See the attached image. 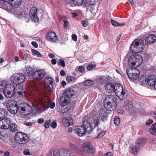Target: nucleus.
Listing matches in <instances>:
<instances>
[{
    "mask_svg": "<svg viewBox=\"0 0 156 156\" xmlns=\"http://www.w3.org/2000/svg\"><path fill=\"white\" fill-rule=\"evenodd\" d=\"M138 53H133L129 59V63L130 66L138 67L142 64L143 59Z\"/></svg>",
    "mask_w": 156,
    "mask_h": 156,
    "instance_id": "nucleus-1",
    "label": "nucleus"
},
{
    "mask_svg": "<svg viewBox=\"0 0 156 156\" xmlns=\"http://www.w3.org/2000/svg\"><path fill=\"white\" fill-rule=\"evenodd\" d=\"M14 140L16 143L20 144H25L29 141L27 135L22 132H17L14 136Z\"/></svg>",
    "mask_w": 156,
    "mask_h": 156,
    "instance_id": "nucleus-2",
    "label": "nucleus"
},
{
    "mask_svg": "<svg viewBox=\"0 0 156 156\" xmlns=\"http://www.w3.org/2000/svg\"><path fill=\"white\" fill-rule=\"evenodd\" d=\"M18 111L22 115H27L31 114L32 108L28 103H21L18 105Z\"/></svg>",
    "mask_w": 156,
    "mask_h": 156,
    "instance_id": "nucleus-3",
    "label": "nucleus"
},
{
    "mask_svg": "<svg viewBox=\"0 0 156 156\" xmlns=\"http://www.w3.org/2000/svg\"><path fill=\"white\" fill-rule=\"evenodd\" d=\"M25 79V75L20 73L15 74L10 78L12 82L16 85H19L23 83Z\"/></svg>",
    "mask_w": 156,
    "mask_h": 156,
    "instance_id": "nucleus-4",
    "label": "nucleus"
},
{
    "mask_svg": "<svg viewBox=\"0 0 156 156\" xmlns=\"http://www.w3.org/2000/svg\"><path fill=\"white\" fill-rule=\"evenodd\" d=\"M8 110L12 114H16L18 111V105L16 101L14 100H9L6 103Z\"/></svg>",
    "mask_w": 156,
    "mask_h": 156,
    "instance_id": "nucleus-5",
    "label": "nucleus"
},
{
    "mask_svg": "<svg viewBox=\"0 0 156 156\" xmlns=\"http://www.w3.org/2000/svg\"><path fill=\"white\" fill-rule=\"evenodd\" d=\"M114 92L116 96L120 99H123L125 97L126 90L123 89L122 86L120 83L115 84Z\"/></svg>",
    "mask_w": 156,
    "mask_h": 156,
    "instance_id": "nucleus-6",
    "label": "nucleus"
},
{
    "mask_svg": "<svg viewBox=\"0 0 156 156\" xmlns=\"http://www.w3.org/2000/svg\"><path fill=\"white\" fill-rule=\"evenodd\" d=\"M127 75L129 78L133 80L138 79L140 76L139 70L136 68H130L126 70Z\"/></svg>",
    "mask_w": 156,
    "mask_h": 156,
    "instance_id": "nucleus-7",
    "label": "nucleus"
},
{
    "mask_svg": "<svg viewBox=\"0 0 156 156\" xmlns=\"http://www.w3.org/2000/svg\"><path fill=\"white\" fill-rule=\"evenodd\" d=\"M70 101H65L63 97L60 98V104L61 106L60 112L62 114H65L68 112L71 108V106L69 104Z\"/></svg>",
    "mask_w": 156,
    "mask_h": 156,
    "instance_id": "nucleus-8",
    "label": "nucleus"
},
{
    "mask_svg": "<svg viewBox=\"0 0 156 156\" xmlns=\"http://www.w3.org/2000/svg\"><path fill=\"white\" fill-rule=\"evenodd\" d=\"M82 150L85 152L90 154L94 153L95 151L94 147L93 146L90 145L89 143H83Z\"/></svg>",
    "mask_w": 156,
    "mask_h": 156,
    "instance_id": "nucleus-9",
    "label": "nucleus"
},
{
    "mask_svg": "<svg viewBox=\"0 0 156 156\" xmlns=\"http://www.w3.org/2000/svg\"><path fill=\"white\" fill-rule=\"evenodd\" d=\"M11 122V120L9 118H5L0 120V128L2 129H7L9 128V125Z\"/></svg>",
    "mask_w": 156,
    "mask_h": 156,
    "instance_id": "nucleus-10",
    "label": "nucleus"
},
{
    "mask_svg": "<svg viewBox=\"0 0 156 156\" xmlns=\"http://www.w3.org/2000/svg\"><path fill=\"white\" fill-rule=\"evenodd\" d=\"M139 45L140 43L138 40L135 41L131 44L130 50L133 53H139L141 50Z\"/></svg>",
    "mask_w": 156,
    "mask_h": 156,
    "instance_id": "nucleus-11",
    "label": "nucleus"
},
{
    "mask_svg": "<svg viewBox=\"0 0 156 156\" xmlns=\"http://www.w3.org/2000/svg\"><path fill=\"white\" fill-rule=\"evenodd\" d=\"M46 38L48 41L52 42H55L58 41L56 34L54 32L51 30L47 33Z\"/></svg>",
    "mask_w": 156,
    "mask_h": 156,
    "instance_id": "nucleus-12",
    "label": "nucleus"
},
{
    "mask_svg": "<svg viewBox=\"0 0 156 156\" xmlns=\"http://www.w3.org/2000/svg\"><path fill=\"white\" fill-rule=\"evenodd\" d=\"M54 80L51 77H48L44 80V85L45 87L48 88L50 91L53 90Z\"/></svg>",
    "mask_w": 156,
    "mask_h": 156,
    "instance_id": "nucleus-13",
    "label": "nucleus"
},
{
    "mask_svg": "<svg viewBox=\"0 0 156 156\" xmlns=\"http://www.w3.org/2000/svg\"><path fill=\"white\" fill-rule=\"evenodd\" d=\"M75 93L73 90L71 89H67L64 92L63 94L64 97L63 99L65 101H70L69 99L72 98L74 96Z\"/></svg>",
    "mask_w": 156,
    "mask_h": 156,
    "instance_id": "nucleus-14",
    "label": "nucleus"
},
{
    "mask_svg": "<svg viewBox=\"0 0 156 156\" xmlns=\"http://www.w3.org/2000/svg\"><path fill=\"white\" fill-rule=\"evenodd\" d=\"M46 73L43 69H38L34 73L33 78L38 80H41L45 76Z\"/></svg>",
    "mask_w": 156,
    "mask_h": 156,
    "instance_id": "nucleus-15",
    "label": "nucleus"
},
{
    "mask_svg": "<svg viewBox=\"0 0 156 156\" xmlns=\"http://www.w3.org/2000/svg\"><path fill=\"white\" fill-rule=\"evenodd\" d=\"M37 9L36 7H33L31 8L29 15L30 19L34 22H37L39 19L37 15Z\"/></svg>",
    "mask_w": 156,
    "mask_h": 156,
    "instance_id": "nucleus-16",
    "label": "nucleus"
},
{
    "mask_svg": "<svg viewBox=\"0 0 156 156\" xmlns=\"http://www.w3.org/2000/svg\"><path fill=\"white\" fill-rule=\"evenodd\" d=\"M156 41V36L153 34H150L147 35L145 39V43L149 45L153 44Z\"/></svg>",
    "mask_w": 156,
    "mask_h": 156,
    "instance_id": "nucleus-17",
    "label": "nucleus"
},
{
    "mask_svg": "<svg viewBox=\"0 0 156 156\" xmlns=\"http://www.w3.org/2000/svg\"><path fill=\"white\" fill-rule=\"evenodd\" d=\"M22 0H13V3H12V6L13 7V9L15 8L17 9L18 8V10H20V12L17 13V14L19 15H22V13H23V12L21 11L22 9L20 8H19V7L21 5ZM20 11H19V12Z\"/></svg>",
    "mask_w": 156,
    "mask_h": 156,
    "instance_id": "nucleus-18",
    "label": "nucleus"
},
{
    "mask_svg": "<svg viewBox=\"0 0 156 156\" xmlns=\"http://www.w3.org/2000/svg\"><path fill=\"white\" fill-rule=\"evenodd\" d=\"M74 131L78 136H82L86 132H87L81 126H76Z\"/></svg>",
    "mask_w": 156,
    "mask_h": 156,
    "instance_id": "nucleus-19",
    "label": "nucleus"
},
{
    "mask_svg": "<svg viewBox=\"0 0 156 156\" xmlns=\"http://www.w3.org/2000/svg\"><path fill=\"white\" fill-rule=\"evenodd\" d=\"M87 131V133H90L92 130L91 125L87 119H85L83 121V125L81 126Z\"/></svg>",
    "mask_w": 156,
    "mask_h": 156,
    "instance_id": "nucleus-20",
    "label": "nucleus"
},
{
    "mask_svg": "<svg viewBox=\"0 0 156 156\" xmlns=\"http://www.w3.org/2000/svg\"><path fill=\"white\" fill-rule=\"evenodd\" d=\"M147 141L146 139L143 138H139L136 141L135 145L138 148L140 149L145 144Z\"/></svg>",
    "mask_w": 156,
    "mask_h": 156,
    "instance_id": "nucleus-21",
    "label": "nucleus"
},
{
    "mask_svg": "<svg viewBox=\"0 0 156 156\" xmlns=\"http://www.w3.org/2000/svg\"><path fill=\"white\" fill-rule=\"evenodd\" d=\"M109 103L117 104L116 100L113 95H108L105 98L104 101V103Z\"/></svg>",
    "mask_w": 156,
    "mask_h": 156,
    "instance_id": "nucleus-22",
    "label": "nucleus"
},
{
    "mask_svg": "<svg viewBox=\"0 0 156 156\" xmlns=\"http://www.w3.org/2000/svg\"><path fill=\"white\" fill-rule=\"evenodd\" d=\"M115 84L114 85L112 83H108L105 85V88L107 91L109 93H112L114 92Z\"/></svg>",
    "mask_w": 156,
    "mask_h": 156,
    "instance_id": "nucleus-23",
    "label": "nucleus"
},
{
    "mask_svg": "<svg viewBox=\"0 0 156 156\" xmlns=\"http://www.w3.org/2000/svg\"><path fill=\"white\" fill-rule=\"evenodd\" d=\"M3 90H6L8 91H11L15 93V88L14 85L12 84H5V86L2 89Z\"/></svg>",
    "mask_w": 156,
    "mask_h": 156,
    "instance_id": "nucleus-24",
    "label": "nucleus"
},
{
    "mask_svg": "<svg viewBox=\"0 0 156 156\" xmlns=\"http://www.w3.org/2000/svg\"><path fill=\"white\" fill-rule=\"evenodd\" d=\"M117 104H114L109 103H104V106L105 108L108 111H112L115 109Z\"/></svg>",
    "mask_w": 156,
    "mask_h": 156,
    "instance_id": "nucleus-25",
    "label": "nucleus"
},
{
    "mask_svg": "<svg viewBox=\"0 0 156 156\" xmlns=\"http://www.w3.org/2000/svg\"><path fill=\"white\" fill-rule=\"evenodd\" d=\"M156 78L153 75H150L148 76L147 78V83L150 86L154 87Z\"/></svg>",
    "mask_w": 156,
    "mask_h": 156,
    "instance_id": "nucleus-26",
    "label": "nucleus"
},
{
    "mask_svg": "<svg viewBox=\"0 0 156 156\" xmlns=\"http://www.w3.org/2000/svg\"><path fill=\"white\" fill-rule=\"evenodd\" d=\"M8 115L7 110L3 108H0V119H4Z\"/></svg>",
    "mask_w": 156,
    "mask_h": 156,
    "instance_id": "nucleus-27",
    "label": "nucleus"
},
{
    "mask_svg": "<svg viewBox=\"0 0 156 156\" xmlns=\"http://www.w3.org/2000/svg\"><path fill=\"white\" fill-rule=\"evenodd\" d=\"M136 145L134 146L133 145H130L129 147V151L131 153L136 155L137 154L138 149Z\"/></svg>",
    "mask_w": 156,
    "mask_h": 156,
    "instance_id": "nucleus-28",
    "label": "nucleus"
},
{
    "mask_svg": "<svg viewBox=\"0 0 156 156\" xmlns=\"http://www.w3.org/2000/svg\"><path fill=\"white\" fill-rule=\"evenodd\" d=\"M9 128L10 130L12 132L17 131L18 129L17 125L14 123H11L10 125H9Z\"/></svg>",
    "mask_w": 156,
    "mask_h": 156,
    "instance_id": "nucleus-29",
    "label": "nucleus"
},
{
    "mask_svg": "<svg viewBox=\"0 0 156 156\" xmlns=\"http://www.w3.org/2000/svg\"><path fill=\"white\" fill-rule=\"evenodd\" d=\"M3 91L5 97L8 98H12L15 93L11 92V91H8L6 90H3Z\"/></svg>",
    "mask_w": 156,
    "mask_h": 156,
    "instance_id": "nucleus-30",
    "label": "nucleus"
},
{
    "mask_svg": "<svg viewBox=\"0 0 156 156\" xmlns=\"http://www.w3.org/2000/svg\"><path fill=\"white\" fill-rule=\"evenodd\" d=\"M149 131L153 135L156 136V123H154L152 125L149 129Z\"/></svg>",
    "mask_w": 156,
    "mask_h": 156,
    "instance_id": "nucleus-31",
    "label": "nucleus"
},
{
    "mask_svg": "<svg viewBox=\"0 0 156 156\" xmlns=\"http://www.w3.org/2000/svg\"><path fill=\"white\" fill-rule=\"evenodd\" d=\"M63 120H65L66 123V126H69L73 124V122L71 117H66L63 118Z\"/></svg>",
    "mask_w": 156,
    "mask_h": 156,
    "instance_id": "nucleus-32",
    "label": "nucleus"
},
{
    "mask_svg": "<svg viewBox=\"0 0 156 156\" xmlns=\"http://www.w3.org/2000/svg\"><path fill=\"white\" fill-rule=\"evenodd\" d=\"M59 154L60 156H70L69 151L67 150H62L60 151Z\"/></svg>",
    "mask_w": 156,
    "mask_h": 156,
    "instance_id": "nucleus-33",
    "label": "nucleus"
},
{
    "mask_svg": "<svg viewBox=\"0 0 156 156\" xmlns=\"http://www.w3.org/2000/svg\"><path fill=\"white\" fill-rule=\"evenodd\" d=\"M111 21L112 25L115 26L122 27L125 24V23H124L119 24L117 21L112 19L111 20Z\"/></svg>",
    "mask_w": 156,
    "mask_h": 156,
    "instance_id": "nucleus-34",
    "label": "nucleus"
},
{
    "mask_svg": "<svg viewBox=\"0 0 156 156\" xmlns=\"http://www.w3.org/2000/svg\"><path fill=\"white\" fill-rule=\"evenodd\" d=\"M26 71L27 74L29 75V76H31L32 77L34 76V73L35 72V70L32 68L28 67L27 68Z\"/></svg>",
    "mask_w": 156,
    "mask_h": 156,
    "instance_id": "nucleus-35",
    "label": "nucleus"
},
{
    "mask_svg": "<svg viewBox=\"0 0 156 156\" xmlns=\"http://www.w3.org/2000/svg\"><path fill=\"white\" fill-rule=\"evenodd\" d=\"M105 111L103 110L100 111L99 115L100 116H101V120L102 121H104L105 120H106V116L105 115Z\"/></svg>",
    "mask_w": 156,
    "mask_h": 156,
    "instance_id": "nucleus-36",
    "label": "nucleus"
},
{
    "mask_svg": "<svg viewBox=\"0 0 156 156\" xmlns=\"http://www.w3.org/2000/svg\"><path fill=\"white\" fill-rule=\"evenodd\" d=\"M72 2L76 5L79 6L83 4V0H72Z\"/></svg>",
    "mask_w": 156,
    "mask_h": 156,
    "instance_id": "nucleus-37",
    "label": "nucleus"
},
{
    "mask_svg": "<svg viewBox=\"0 0 156 156\" xmlns=\"http://www.w3.org/2000/svg\"><path fill=\"white\" fill-rule=\"evenodd\" d=\"M66 81L69 83H73L76 81V78L72 76H68L66 78Z\"/></svg>",
    "mask_w": 156,
    "mask_h": 156,
    "instance_id": "nucleus-38",
    "label": "nucleus"
},
{
    "mask_svg": "<svg viewBox=\"0 0 156 156\" xmlns=\"http://www.w3.org/2000/svg\"><path fill=\"white\" fill-rule=\"evenodd\" d=\"M93 5H95V4L94 2H92V0H87L84 3V5L86 7L90 6V8H91L92 7L91 6Z\"/></svg>",
    "mask_w": 156,
    "mask_h": 156,
    "instance_id": "nucleus-39",
    "label": "nucleus"
},
{
    "mask_svg": "<svg viewBox=\"0 0 156 156\" xmlns=\"http://www.w3.org/2000/svg\"><path fill=\"white\" fill-rule=\"evenodd\" d=\"M69 145L70 148L74 151L77 152L79 151V149L78 147L75 145L70 143L69 144Z\"/></svg>",
    "mask_w": 156,
    "mask_h": 156,
    "instance_id": "nucleus-40",
    "label": "nucleus"
},
{
    "mask_svg": "<svg viewBox=\"0 0 156 156\" xmlns=\"http://www.w3.org/2000/svg\"><path fill=\"white\" fill-rule=\"evenodd\" d=\"M125 107L126 110L130 112L132 111L133 108V104H127L126 105H125Z\"/></svg>",
    "mask_w": 156,
    "mask_h": 156,
    "instance_id": "nucleus-41",
    "label": "nucleus"
},
{
    "mask_svg": "<svg viewBox=\"0 0 156 156\" xmlns=\"http://www.w3.org/2000/svg\"><path fill=\"white\" fill-rule=\"evenodd\" d=\"M32 55L34 56L36 55L38 57H40L42 56L40 53L38 51L36 50L32 49Z\"/></svg>",
    "mask_w": 156,
    "mask_h": 156,
    "instance_id": "nucleus-42",
    "label": "nucleus"
},
{
    "mask_svg": "<svg viewBox=\"0 0 156 156\" xmlns=\"http://www.w3.org/2000/svg\"><path fill=\"white\" fill-rule=\"evenodd\" d=\"M94 84L93 81L90 80H87L84 82V85L85 86H90Z\"/></svg>",
    "mask_w": 156,
    "mask_h": 156,
    "instance_id": "nucleus-43",
    "label": "nucleus"
},
{
    "mask_svg": "<svg viewBox=\"0 0 156 156\" xmlns=\"http://www.w3.org/2000/svg\"><path fill=\"white\" fill-rule=\"evenodd\" d=\"M114 123L115 124L116 126H118L120 123V119L118 116H116L114 119Z\"/></svg>",
    "mask_w": 156,
    "mask_h": 156,
    "instance_id": "nucleus-44",
    "label": "nucleus"
},
{
    "mask_svg": "<svg viewBox=\"0 0 156 156\" xmlns=\"http://www.w3.org/2000/svg\"><path fill=\"white\" fill-rule=\"evenodd\" d=\"M7 136V135L6 132L4 131H1L0 132V139H4Z\"/></svg>",
    "mask_w": 156,
    "mask_h": 156,
    "instance_id": "nucleus-45",
    "label": "nucleus"
},
{
    "mask_svg": "<svg viewBox=\"0 0 156 156\" xmlns=\"http://www.w3.org/2000/svg\"><path fill=\"white\" fill-rule=\"evenodd\" d=\"M51 122V120L45 121L44 124V127L46 129L49 128Z\"/></svg>",
    "mask_w": 156,
    "mask_h": 156,
    "instance_id": "nucleus-46",
    "label": "nucleus"
},
{
    "mask_svg": "<svg viewBox=\"0 0 156 156\" xmlns=\"http://www.w3.org/2000/svg\"><path fill=\"white\" fill-rule=\"evenodd\" d=\"M57 64L58 65L61 66L63 67L65 66V64L64 60L62 59H60L57 62Z\"/></svg>",
    "mask_w": 156,
    "mask_h": 156,
    "instance_id": "nucleus-47",
    "label": "nucleus"
},
{
    "mask_svg": "<svg viewBox=\"0 0 156 156\" xmlns=\"http://www.w3.org/2000/svg\"><path fill=\"white\" fill-rule=\"evenodd\" d=\"M105 77L100 76L98 80V81L99 83H105Z\"/></svg>",
    "mask_w": 156,
    "mask_h": 156,
    "instance_id": "nucleus-48",
    "label": "nucleus"
},
{
    "mask_svg": "<svg viewBox=\"0 0 156 156\" xmlns=\"http://www.w3.org/2000/svg\"><path fill=\"white\" fill-rule=\"evenodd\" d=\"M96 66V65L94 64H89L87 66V69L88 70H92Z\"/></svg>",
    "mask_w": 156,
    "mask_h": 156,
    "instance_id": "nucleus-49",
    "label": "nucleus"
},
{
    "mask_svg": "<svg viewBox=\"0 0 156 156\" xmlns=\"http://www.w3.org/2000/svg\"><path fill=\"white\" fill-rule=\"evenodd\" d=\"M151 115L156 120V111L153 110L150 112Z\"/></svg>",
    "mask_w": 156,
    "mask_h": 156,
    "instance_id": "nucleus-50",
    "label": "nucleus"
},
{
    "mask_svg": "<svg viewBox=\"0 0 156 156\" xmlns=\"http://www.w3.org/2000/svg\"><path fill=\"white\" fill-rule=\"evenodd\" d=\"M79 71L81 73H84L85 69L82 66H80L78 67Z\"/></svg>",
    "mask_w": 156,
    "mask_h": 156,
    "instance_id": "nucleus-51",
    "label": "nucleus"
},
{
    "mask_svg": "<svg viewBox=\"0 0 156 156\" xmlns=\"http://www.w3.org/2000/svg\"><path fill=\"white\" fill-rule=\"evenodd\" d=\"M81 23L83 27H86L88 25V22L87 20H82L81 21Z\"/></svg>",
    "mask_w": 156,
    "mask_h": 156,
    "instance_id": "nucleus-52",
    "label": "nucleus"
},
{
    "mask_svg": "<svg viewBox=\"0 0 156 156\" xmlns=\"http://www.w3.org/2000/svg\"><path fill=\"white\" fill-rule=\"evenodd\" d=\"M64 23V27L66 28H67L69 26V23L68 21L67 20H64L63 21Z\"/></svg>",
    "mask_w": 156,
    "mask_h": 156,
    "instance_id": "nucleus-53",
    "label": "nucleus"
},
{
    "mask_svg": "<svg viewBox=\"0 0 156 156\" xmlns=\"http://www.w3.org/2000/svg\"><path fill=\"white\" fill-rule=\"evenodd\" d=\"M50 124L51 127L53 128H55L57 126V123L53 121L52 122H51Z\"/></svg>",
    "mask_w": 156,
    "mask_h": 156,
    "instance_id": "nucleus-54",
    "label": "nucleus"
},
{
    "mask_svg": "<svg viewBox=\"0 0 156 156\" xmlns=\"http://www.w3.org/2000/svg\"><path fill=\"white\" fill-rule=\"evenodd\" d=\"M153 121L152 119H149L147 120L146 122V125H149L153 123Z\"/></svg>",
    "mask_w": 156,
    "mask_h": 156,
    "instance_id": "nucleus-55",
    "label": "nucleus"
},
{
    "mask_svg": "<svg viewBox=\"0 0 156 156\" xmlns=\"http://www.w3.org/2000/svg\"><path fill=\"white\" fill-rule=\"evenodd\" d=\"M95 123V127H98V125L100 124V121L99 119L97 118V119L94 120Z\"/></svg>",
    "mask_w": 156,
    "mask_h": 156,
    "instance_id": "nucleus-56",
    "label": "nucleus"
},
{
    "mask_svg": "<svg viewBox=\"0 0 156 156\" xmlns=\"http://www.w3.org/2000/svg\"><path fill=\"white\" fill-rule=\"evenodd\" d=\"M147 79L146 78H144V77H142V78H140V81H141L142 83H145L147 82Z\"/></svg>",
    "mask_w": 156,
    "mask_h": 156,
    "instance_id": "nucleus-57",
    "label": "nucleus"
},
{
    "mask_svg": "<svg viewBox=\"0 0 156 156\" xmlns=\"http://www.w3.org/2000/svg\"><path fill=\"white\" fill-rule=\"evenodd\" d=\"M23 153V154L26 155H28L30 154V152L29 150L28 149H26L24 150Z\"/></svg>",
    "mask_w": 156,
    "mask_h": 156,
    "instance_id": "nucleus-58",
    "label": "nucleus"
},
{
    "mask_svg": "<svg viewBox=\"0 0 156 156\" xmlns=\"http://www.w3.org/2000/svg\"><path fill=\"white\" fill-rule=\"evenodd\" d=\"M24 124L28 126H31L32 125V123L30 122H28L27 121H24Z\"/></svg>",
    "mask_w": 156,
    "mask_h": 156,
    "instance_id": "nucleus-59",
    "label": "nucleus"
},
{
    "mask_svg": "<svg viewBox=\"0 0 156 156\" xmlns=\"http://www.w3.org/2000/svg\"><path fill=\"white\" fill-rule=\"evenodd\" d=\"M72 37L73 39L75 41H77V36L75 34H73L72 35Z\"/></svg>",
    "mask_w": 156,
    "mask_h": 156,
    "instance_id": "nucleus-60",
    "label": "nucleus"
},
{
    "mask_svg": "<svg viewBox=\"0 0 156 156\" xmlns=\"http://www.w3.org/2000/svg\"><path fill=\"white\" fill-rule=\"evenodd\" d=\"M44 122V120L43 118H39L37 120V122L39 124H42Z\"/></svg>",
    "mask_w": 156,
    "mask_h": 156,
    "instance_id": "nucleus-61",
    "label": "nucleus"
},
{
    "mask_svg": "<svg viewBox=\"0 0 156 156\" xmlns=\"http://www.w3.org/2000/svg\"><path fill=\"white\" fill-rule=\"evenodd\" d=\"M5 83L1 82L0 81V89H2L4 86H5Z\"/></svg>",
    "mask_w": 156,
    "mask_h": 156,
    "instance_id": "nucleus-62",
    "label": "nucleus"
},
{
    "mask_svg": "<svg viewBox=\"0 0 156 156\" xmlns=\"http://www.w3.org/2000/svg\"><path fill=\"white\" fill-rule=\"evenodd\" d=\"M31 44L35 48H37L38 46V45L37 43L34 41H32L31 43Z\"/></svg>",
    "mask_w": 156,
    "mask_h": 156,
    "instance_id": "nucleus-63",
    "label": "nucleus"
},
{
    "mask_svg": "<svg viewBox=\"0 0 156 156\" xmlns=\"http://www.w3.org/2000/svg\"><path fill=\"white\" fill-rule=\"evenodd\" d=\"M104 156H113V154L111 152H109L105 154Z\"/></svg>",
    "mask_w": 156,
    "mask_h": 156,
    "instance_id": "nucleus-64",
    "label": "nucleus"
}]
</instances>
